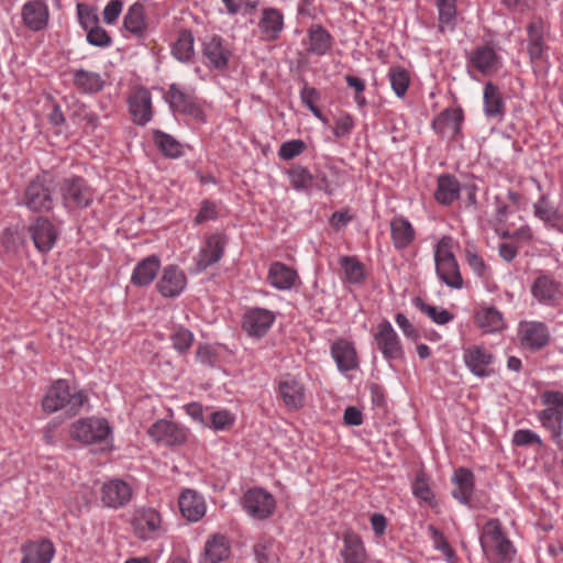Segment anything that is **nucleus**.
Returning a JSON list of instances; mask_svg holds the SVG:
<instances>
[{
	"instance_id": "44",
	"label": "nucleus",
	"mask_w": 563,
	"mask_h": 563,
	"mask_svg": "<svg viewBox=\"0 0 563 563\" xmlns=\"http://www.w3.org/2000/svg\"><path fill=\"white\" fill-rule=\"evenodd\" d=\"M256 563H279L276 541L271 537H262L253 547Z\"/></svg>"
},
{
	"instance_id": "29",
	"label": "nucleus",
	"mask_w": 563,
	"mask_h": 563,
	"mask_svg": "<svg viewBox=\"0 0 563 563\" xmlns=\"http://www.w3.org/2000/svg\"><path fill=\"white\" fill-rule=\"evenodd\" d=\"M230 555V543L225 536L213 534L205 544L201 563H220Z\"/></svg>"
},
{
	"instance_id": "9",
	"label": "nucleus",
	"mask_w": 563,
	"mask_h": 563,
	"mask_svg": "<svg viewBox=\"0 0 563 563\" xmlns=\"http://www.w3.org/2000/svg\"><path fill=\"white\" fill-rule=\"evenodd\" d=\"M173 112L185 114L197 120H203V111L197 102V98L172 84L164 96Z\"/></svg>"
},
{
	"instance_id": "25",
	"label": "nucleus",
	"mask_w": 563,
	"mask_h": 563,
	"mask_svg": "<svg viewBox=\"0 0 563 563\" xmlns=\"http://www.w3.org/2000/svg\"><path fill=\"white\" fill-rule=\"evenodd\" d=\"M161 268V260L153 254L141 260L133 269L131 283L134 286L144 287L152 284Z\"/></svg>"
},
{
	"instance_id": "3",
	"label": "nucleus",
	"mask_w": 563,
	"mask_h": 563,
	"mask_svg": "<svg viewBox=\"0 0 563 563\" xmlns=\"http://www.w3.org/2000/svg\"><path fill=\"white\" fill-rule=\"evenodd\" d=\"M63 203L67 209L87 208L93 200V190L80 176L64 178L59 186Z\"/></svg>"
},
{
	"instance_id": "54",
	"label": "nucleus",
	"mask_w": 563,
	"mask_h": 563,
	"mask_svg": "<svg viewBox=\"0 0 563 563\" xmlns=\"http://www.w3.org/2000/svg\"><path fill=\"white\" fill-rule=\"evenodd\" d=\"M412 493L417 498L426 503H431L433 500V492L430 488L427 476L423 472H419L417 474L416 479L412 484Z\"/></svg>"
},
{
	"instance_id": "63",
	"label": "nucleus",
	"mask_w": 563,
	"mask_h": 563,
	"mask_svg": "<svg viewBox=\"0 0 563 563\" xmlns=\"http://www.w3.org/2000/svg\"><path fill=\"white\" fill-rule=\"evenodd\" d=\"M395 320L398 327L401 329L405 336L413 341H416L419 338L417 329L411 324V322L404 313H396Z\"/></svg>"
},
{
	"instance_id": "57",
	"label": "nucleus",
	"mask_w": 563,
	"mask_h": 563,
	"mask_svg": "<svg viewBox=\"0 0 563 563\" xmlns=\"http://www.w3.org/2000/svg\"><path fill=\"white\" fill-rule=\"evenodd\" d=\"M78 18L80 25L84 30L88 31L91 26H96L99 23V18L97 13L87 4L78 3L77 4Z\"/></svg>"
},
{
	"instance_id": "64",
	"label": "nucleus",
	"mask_w": 563,
	"mask_h": 563,
	"mask_svg": "<svg viewBox=\"0 0 563 563\" xmlns=\"http://www.w3.org/2000/svg\"><path fill=\"white\" fill-rule=\"evenodd\" d=\"M541 401L548 408H558L563 412V393L555 390H545L541 395Z\"/></svg>"
},
{
	"instance_id": "34",
	"label": "nucleus",
	"mask_w": 563,
	"mask_h": 563,
	"mask_svg": "<svg viewBox=\"0 0 563 563\" xmlns=\"http://www.w3.org/2000/svg\"><path fill=\"white\" fill-rule=\"evenodd\" d=\"M463 121V112L461 109H445L432 122L434 131L439 134L450 132L456 135L461 131V123Z\"/></svg>"
},
{
	"instance_id": "24",
	"label": "nucleus",
	"mask_w": 563,
	"mask_h": 563,
	"mask_svg": "<svg viewBox=\"0 0 563 563\" xmlns=\"http://www.w3.org/2000/svg\"><path fill=\"white\" fill-rule=\"evenodd\" d=\"M331 355L336 363L338 369L342 373L357 367L356 351L353 344L344 339H339L332 343Z\"/></svg>"
},
{
	"instance_id": "26",
	"label": "nucleus",
	"mask_w": 563,
	"mask_h": 563,
	"mask_svg": "<svg viewBox=\"0 0 563 563\" xmlns=\"http://www.w3.org/2000/svg\"><path fill=\"white\" fill-rule=\"evenodd\" d=\"M181 515L189 521H198L206 514V505L200 495L195 490L186 489L178 500Z\"/></svg>"
},
{
	"instance_id": "1",
	"label": "nucleus",
	"mask_w": 563,
	"mask_h": 563,
	"mask_svg": "<svg viewBox=\"0 0 563 563\" xmlns=\"http://www.w3.org/2000/svg\"><path fill=\"white\" fill-rule=\"evenodd\" d=\"M87 401V396L82 391L71 394L69 385L65 379L55 380L48 388L42 400L43 410L53 413L67 407L70 415H76Z\"/></svg>"
},
{
	"instance_id": "6",
	"label": "nucleus",
	"mask_w": 563,
	"mask_h": 563,
	"mask_svg": "<svg viewBox=\"0 0 563 563\" xmlns=\"http://www.w3.org/2000/svg\"><path fill=\"white\" fill-rule=\"evenodd\" d=\"M434 262L437 275L445 285L454 289L462 288L463 278L457 261L450 250H444V239L437 246Z\"/></svg>"
},
{
	"instance_id": "48",
	"label": "nucleus",
	"mask_w": 563,
	"mask_h": 563,
	"mask_svg": "<svg viewBox=\"0 0 563 563\" xmlns=\"http://www.w3.org/2000/svg\"><path fill=\"white\" fill-rule=\"evenodd\" d=\"M415 307L427 314L437 324H446L453 320L454 316L446 309L438 308L424 302L420 297L413 299Z\"/></svg>"
},
{
	"instance_id": "37",
	"label": "nucleus",
	"mask_w": 563,
	"mask_h": 563,
	"mask_svg": "<svg viewBox=\"0 0 563 563\" xmlns=\"http://www.w3.org/2000/svg\"><path fill=\"white\" fill-rule=\"evenodd\" d=\"M391 239L396 249L407 247L415 239L411 223L404 217L394 218L390 222Z\"/></svg>"
},
{
	"instance_id": "43",
	"label": "nucleus",
	"mask_w": 563,
	"mask_h": 563,
	"mask_svg": "<svg viewBox=\"0 0 563 563\" xmlns=\"http://www.w3.org/2000/svg\"><path fill=\"white\" fill-rule=\"evenodd\" d=\"M538 417L542 426L551 432L552 439L561 446L563 412L558 408H545Z\"/></svg>"
},
{
	"instance_id": "40",
	"label": "nucleus",
	"mask_w": 563,
	"mask_h": 563,
	"mask_svg": "<svg viewBox=\"0 0 563 563\" xmlns=\"http://www.w3.org/2000/svg\"><path fill=\"white\" fill-rule=\"evenodd\" d=\"M195 37L190 30L183 29L178 33L176 42L172 46L173 56L180 63H188L195 55Z\"/></svg>"
},
{
	"instance_id": "31",
	"label": "nucleus",
	"mask_w": 563,
	"mask_h": 563,
	"mask_svg": "<svg viewBox=\"0 0 563 563\" xmlns=\"http://www.w3.org/2000/svg\"><path fill=\"white\" fill-rule=\"evenodd\" d=\"M297 277L295 269L282 262H274L269 266L267 279L274 288L286 290L294 286Z\"/></svg>"
},
{
	"instance_id": "8",
	"label": "nucleus",
	"mask_w": 563,
	"mask_h": 563,
	"mask_svg": "<svg viewBox=\"0 0 563 563\" xmlns=\"http://www.w3.org/2000/svg\"><path fill=\"white\" fill-rule=\"evenodd\" d=\"M374 341L385 360L390 362L404 358L405 353L400 339L388 320H383L377 325Z\"/></svg>"
},
{
	"instance_id": "17",
	"label": "nucleus",
	"mask_w": 563,
	"mask_h": 563,
	"mask_svg": "<svg viewBox=\"0 0 563 563\" xmlns=\"http://www.w3.org/2000/svg\"><path fill=\"white\" fill-rule=\"evenodd\" d=\"M29 232L35 247L42 253L51 251L57 239L55 227L44 217H38L36 221L30 225Z\"/></svg>"
},
{
	"instance_id": "14",
	"label": "nucleus",
	"mask_w": 563,
	"mask_h": 563,
	"mask_svg": "<svg viewBox=\"0 0 563 563\" xmlns=\"http://www.w3.org/2000/svg\"><path fill=\"white\" fill-rule=\"evenodd\" d=\"M279 395L285 406L298 410L305 405V387L298 378L290 374L284 375L278 384Z\"/></svg>"
},
{
	"instance_id": "50",
	"label": "nucleus",
	"mask_w": 563,
	"mask_h": 563,
	"mask_svg": "<svg viewBox=\"0 0 563 563\" xmlns=\"http://www.w3.org/2000/svg\"><path fill=\"white\" fill-rule=\"evenodd\" d=\"M388 78L396 96L404 97L410 82L408 71L404 67L394 66L389 68Z\"/></svg>"
},
{
	"instance_id": "2",
	"label": "nucleus",
	"mask_w": 563,
	"mask_h": 563,
	"mask_svg": "<svg viewBox=\"0 0 563 563\" xmlns=\"http://www.w3.org/2000/svg\"><path fill=\"white\" fill-rule=\"evenodd\" d=\"M479 541L484 553L493 555L496 562L511 561L515 549L510 540L504 534L498 519L487 521Z\"/></svg>"
},
{
	"instance_id": "22",
	"label": "nucleus",
	"mask_w": 563,
	"mask_h": 563,
	"mask_svg": "<svg viewBox=\"0 0 563 563\" xmlns=\"http://www.w3.org/2000/svg\"><path fill=\"white\" fill-rule=\"evenodd\" d=\"M130 113L133 122L137 125H145L153 117L151 92L141 88L129 99Z\"/></svg>"
},
{
	"instance_id": "41",
	"label": "nucleus",
	"mask_w": 563,
	"mask_h": 563,
	"mask_svg": "<svg viewBox=\"0 0 563 563\" xmlns=\"http://www.w3.org/2000/svg\"><path fill=\"white\" fill-rule=\"evenodd\" d=\"M74 85L85 93H96L103 89L104 80L100 74L88 71L85 69H77L74 71Z\"/></svg>"
},
{
	"instance_id": "5",
	"label": "nucleus",
	"mask_w": 563,
	"mask_h": 563,
	"mask_svg": "<svg viewBox=\"0 0 563 563\" xmlns=\"http://www.w3.org/2000/svg\"><path fill=\"white\" fill-rule=\"evenodd\" d=\"M244 511L255 520H266L275 511V497L262 487L247 489L242 499Z\"/></svg>"
},
{
	"instance_id": "36",
	"label": "nucleus",
	"mask_w": 563,
	"mask_h": 563,
	"mask_svg": "<svg viewBox=\"0 0 563 563\" xmlns=\"http://www.w3.org/2000/svg\"><path fill=\"white\" fill-rule=\"evenodd\" d=\"M484 112L488 118L503 117L505 103L499 88L492 81L484 87Z\"/></svg>"
},
{
	"instance_id": "49",
	"label": "nucleus",
	"mask_w": 563,
	"mask_h": 563,
	"mask_svg": "<svg viewBox=\"0 0 563 563\" xmlns=\"http://www.w3.org/2000/svg\"><path fill=\"white\" fill-rule=\"evenodd\" d=\"M287 175L289 177L291 187L298 191L307 190L312 185V174L301 165H292L287 170Z\"/></svg>"
},
{
	"instance_id": "20",
	"label": "nucleus",
	"mask_w": 563,
	"mask_h": 563,
	"mask_svg": "<svg viewBox=\"0 0 563 563\" xmlns=\"http://www.w3.org/2000/svg\"><path fill=\"white\" fill-rule=\"evenodd\" d=\"M161 515L153 508L136 511L132 525L136 536L142 540L151 539L161 527Z\"/></svg>"
},
{
	"instance_id": "15",
	"label": "nucleus",
	"mask_w": 563,
	"mask_h": 563,
	"mask_svg": "<svg viewBox=\"0 0 563 563\" xmlns=\"http://www.w3.org/2000/svg\"><path fill=\"white\" fill-rule=\"evenodd\" d=\"M132 497V488L122 479H111L101 487V501L110 508L125 506Z\"/></svg>"
},
{
	"instance_id": "51",
	"label": "nucleus",
	"mask_w": 563,
	"mask_h": 563,
	"mask_svg": "<svg viewBox=\"0 0 563 563\" xmlns=\"http://www.w3.org/2000/svg\"><path fill=\"white\" fill-rule=\"evenodd\" d=\"M341 266L344 269L346 279L352 284H361L365 279L363 264L353 256H343L340 260Z\"/></svg>"
},
{
	"instance_id": "59",
	"label": "nucleus",
	"mask_w": 563,
	"mask_h": 563,
	"mask_svg": "<svg viewBox=\"0 0 563 563\" xmlns=\"http://www.w3.org/2000/svg\"><path fill=\"white\" fill-rule=\"evenodd\" d=\"M354 126L353 117L349 113H344L335 120L333 128V135L336 139L347 136Z\"/></svg>"
},
{
	"instance_id": "13",
	"label": "nucleus",
	"mask_w": 563,
	"mask_h": 563,
	"mask_svg": "<svg viewBox=\"0 0 563 563\" xmlns=\"http://www.w3.org/2000/svg\"><path fill=\"white\" fill-rule=\"evenodd\" d=\"M24 25L33 31L40 32L48 24L49 11L45 0L27 1L21 11Z\"/></svg>"
},
{
	"instance_id": "45",
	"label": "nucleus",
	"mask_w": 563,
	"mask_h": 563,
	"mask_svg": "<svg viewBox=\"0 0 563 563\" xmlns=\"http://www.w3.org/2000/svg\"><path fill=\"white\" fill-rule=\"evenodd\" d=\"M559 291V284L549 276H540L532 285L531 292L540 302L551 303Z\"/></svg>"
},
{
	"instance_id": "61",
	"label": "nucleus",
	"mask_w": 563,
	"mask_h": 563,
	"mask_svg": "<svg viewBox=\"0 0 563 563\" xmlns=\"http://www.w3.org/2000/svg\"><path fill=\"white\" fill-rule=\"evenodd\" d=\"M234 422L233 417L227 410L213 411L211 413V426L214 430H225Z\"/></svg>"
},
{
	"instance_id": "10",
	"label": "nucleus",
	"mask_w": 563,
	"mask_h": 563,
	"mask_svg": "<svg viewBox=\"0 0 563 563\" xmlns=\"http://www.w3.org/2000/svg\"><path fill=\"white\" fill-rule=\"evenodd\" d=\"M147 433L155 442L165 446L181 445L188 439L187 429L165 419L153 423Z\"/></svg>"
},
{
	"instance_id": "58",
	"label": "nucleus",
	"mask_w": 563,
	"mask_h": 563,
	"mask_svg": "<svg viewBox=\"0 0 563 563\" xmlns=\"http://www.w3.org/2000/svg\"><path fill=\"white\" fill-rule=\"evenodd\" d=\"M512 442L518 446H527L532 444H537L539 446L542 445V440L540 437L529 429L517 430L514 434Z\"/></svg>"
},
{
	"instance_id": "60",
	"label": "nucleus",
	"mask_w": 563,
	"mask_h": 563,
	"mask_svg": "<svg viewBox=\"0 0 563 563\" xmlns=\"http://www.w3.org/2000/svg\"><path fill=\"white\" fill-rule=\"evenodd\" d=\"M218 217L217 206L210 200H203L199 212L195 217V223L201 224L208 220H214Z\"/></svg>"
},
{
	"instance_id": "19",
	"label": "nucleus",
	"mask_w": 563,
	"mask_h": 563,
	"mask_svg": "<svg viewBox=\"0 0 563 563\" xmlns=\"http://www.w3.org/2000/svg\"><path fill=\"white\" fill-rule=\"evenodd\" d=\"M186 282L185 274L177 266L168 265L164 268L156 288L162 296L173 298L184 290Z\"/></svg>"
},
{
	"instance_id": "35",
	"label": "nucleus",
	"mask_w": 563,
	"mask_h": 563,
	"mask_svg": "<svg viewBox=\"0 0 563 563\" xmlns=\"http://www.w3.org/2000/svg\"><path fill=\"white\" fill-rule=\"evenodd\" d=\"M533 209L537 218L550 227L563 231V216L559 212L558 208L550 203L548 196L542 195L534 203Z\"/></svg>"
},
{
	"instance_id": "42",
	"label": "nucleus",
	"mask_w": 563,
	"mask_h": 563,
	"mask_svg": "<svg viewBox=\"0 0 563 563\" xmlns=\"http://www.w3.org/2000/svg\"><path fill=\"white\" fill-rule=\"evenodd\" d=\"M123 26L126 31L139 37L144 35L146 22L143 4L135 2L129 8L123 19Z\"/></svg>"
},
{
	"instance_id": "47",
	"label": "nucleus",
	"mask_w": 563,
	"mask_h": 563,
	"mask_svg": "<svg viewBox=\"0 0 563 563\" xmlns=\"http://www.w3.org/2000/svg\"><path fill=\"white\" fill-rule=\"evenodd\" d=\"M476 322L486 332H496L504 327L503 314L495 307L479 310L476 313Z\"/></svg>"
},
{
	"instance_id": "39",
	"label": "nucleus",
	"mask_w": 563,
	"mask_h": 563,
	"mask_svg": "<svg viewBox=\"0 0 563 563\" xmlns=\"http://www.w3.org/2000/svg\"><path fill=\"white\" fill-rule=\"evenodd\" d=\"M309 51L318 56L327 54L332 46L331 34L320 24H312L308 30Z\"/></svg>"
},
{
	"instance_id": "52",
	"label": "nucleus",
	"mask_w": 563,
	"mask_h": 563,
	"mask_svg": "<svg viewBox=\"0 0 563 563\" xmlns=\"http://www.w3.org/2000/svg\"><path fill=\"white\" fill-rule=\"evenodd\" d=\"M170 341L173 342V347L179 354H185L194 343V334L187 328L179 325L170 334Z\"/></svg>"
},
{
	"instance_id": "12",
	"label": "nucleus",
	"mask_w": 563,
	"mask_h": 563,
	"mask_svg": "<svg viewBox=\"0 0 563 563\" xmlns=\"http://www.w3.org/2000/svg\"><path fill=\"white\" fill-rule=\"evenodd\" d=\"M274 313L264 308H253L247 310L243 316L242 328L254 338L264 336L274 323Z\"/></svg>"
},
{
	"instance_id": "32",
	"label": "nucleus",
	"mask_w": 563,
	"mask_h": 563,
	"mask_svg": "<svg viewBox=\"0 0 563 563\" xmlns=\"http://www.w3.org/2000/svg\"><path fill=\"white\" fill-rule=\"evenodd\" d=\"M528 54L532 63L542 58L547 45L544 43V27L541 20L532 21L527 26Z\"/></svg>"
},
{
	"instance_id": "55",
	"label": "nucleus",
	"mask_w": 563,
	"mask_h": 563,
	"mask_svg": "<svg viewBox=\"0 0 563 563\" xmlns=\"http://www.w3.org/2000/svg\"><path fill=\"white\" fill-rule=\"evenodd\" d=\"M307 145L302 140H291L282 143L278 150V156L282 159L289 161L297 156H299L305 150Z\"/></svg>"
},
{
	"instance_id": "62",
	"label": "nucleus",
	"mask_w": 563,
	"mask_h": 563,
	"mask_svg": "<svg viewBox=\"0 0 563 563\" xmlns=\"http://www.w3.org/2000/svg\"><path fill=\"white\" fill-rule=\"evenodd\" d=\"M122 8V0H110L103 10V21L107 24H113L120 16Z\"/></svg>"
},
{
	"instance_id": "33",
	"label": "nucleus",
	"mask_w": 563,
	"mask_h": 563,
	"mask_svg": "<svg viewBox=\"0 0 563 563\" xmlns=\"http://www.w3.org/2000/svg\"><path fill=\"white\" fill-rule=\"evenodd\" d=\"M460 191L461 186L456 177L451 174H444L438 178V187L434 191V198L439 203L449 206L459 199Z\"/></svg>"
},
{
	"instance_id": "18",
	"label": "nucleus",
	"mask_w": 563,
	"mask_h": 563,
	"mask_svg": "<svg viewBox=\"0 0 563 563\" xmlns=\"http://www.w3.org/2000/svg\"><path fill=\"white\" fill-rule=\"evenodd\" d=\"M225 244V235L221 233L211 234L207 239L206 245L199 251L197 269L201 272L218 263L223 255Z\"/></svg>"
},
{
	"instance_id": "16",
	"label": "nucleus",
	"mask_w": 563,
	"mask_h": 563,
	"mask_svg": "<svg viewBox=\"0 0 563 563\" xmlns=\"http://www.w3.org/2000/svg\"><path fill=\"white\" fill-rule=\"evenodd\" d=\"M21 563H51L55 547L48 539H40L36 541H26L21 545Z\"/></svg>"
},
{
	"instance_id": "7",
	"label": "nucleus",
	"mask_w": 563,
	"mask_h": 563,
	"mask_svg": "<svg viewBox=\"0 0 563 563\" xmlns=\"http://www.w3.org/2000/svg\"><path fill=\"white\" fill-rule=\"evenodd\" d=\"M23 203L33 212H48L54 207L53 189L44 178L36 177L26 186Z\"/></svg>"
},
{
	"instance_id": "56",
	"label": "nucleus",
	"mask_w": 563,
	"mask_h": 563,
	"mask_svg": "<svg viewBox=\"0 0 563 563\" xmlns=\"http://www.w3.org/2000/svg\"><path fill=\"white\" fill-rule=\"evenodd\" d=\"M87 42L97 47H108L112 44L109 33L99 24L87 31Z\"/></svg>"
},
{
	"instance_id": "53",
	"label": "nucleus",
	"mask_w": 563,
	"mask_h": 563,
	"mask_svg": "<svg viewBox=\"0 0 563 563\" xmlns=\"http://www.w3.org/2000/svg\"><path fill=\"white\" fill-rule=\"evenodd\" d=\"M439 10V30L444 31L443 25L453 24L456 18V0H437Z\"/></svg>"
},
{
	"instance_id": "27",
	"label": "nucleus",
	"mask_w": 563,
	"mask_h": 563,
	"mask_svg": "<svg viewBox=\"0 0 563 563\" xmlns=\"http://www.w3.org/2000/svg\"><path fill=\"white\" fill-rule=\"evenodd\" d=\"M452 483L454 485L452 496L461 504L467 505L474 490V474L472 471L459 467L453 474Z\"/></svg>"
},
{
	"instance_id": "21",
	"label": "nucleus",
	"mask_w": 563,
	"mask_h": 563,
	"mask_svg": "<svg viewBox=\"0 0 563 563\" xmlns=\"http://www.w3.org/2000/svg\"><path fill=\"white\" fill-rule=\"evenodd\" d=\"M463 358L467 368L478 377H487L490 371L486 367L493 363V354L486 349L473 345L464 350Z\"/></svg>"
},
{
	"instance_id": "28",
	"label": "nucleus",
	"mask_w": 563,
	"mask_h": 563,
	"mask_svg": "<svg viewBox=\"0 0 563 563\" xmlns=\"http://www.w3.org/2000/svg\"><path fill=\"white\" fill-rule=\"evenodd\" d=\"M549 341V330L542 322H529L521 329L522 344L533 351L541 350Z\"/></svg>"
},
{
	"instance_id": "4",
	"label": "nucleus",
	"mask_w": 563,
	"mask_h": 563,
	"mask_svg": "<svg viewBox=\"0 0 563 563\" xmlns=\"http://www.w3.org/2000/svg\"><path fill=\"white\" fill-rule=\"evenodd\" d=\"M110 434L111 428L106 419H80L70 428V437L84 444L107 442Z\"/></svg>"
},
{
	"instance_id": "11",
	"label": "nucleus",
	"mask_w": 563,
	"mask_h": 563,
	"mask_svg": "<svg viewBox=\"0 0 563 563\" xmlns=\"http://www.w3.org/2000/svg\"><path fill=\"white\" fill-rule=\"evenodd\" d=\"M232 56L231 51L219 35H211L202 42V57L210 69L224 70Z\"/></svg>"
},
{
	"instance_id": "23",
	"label": "nucleus",
	"mask_w": 563,
	"mask_h": 563,
	"mask_svg": "<svg viewBox=\"0 0 563 563\" xmlns=\"http://www.w3.org/2000/svg\"><path fill=\"white\" fill-rule=\"evenodd\" d=\"M284 29V15L276 8H265L258 21V30L265 41H276Z\"/></svg>"
},
{
	"instance_id": "46",
	"label": "nucleus",
	"mask_w": 563,
	"mask_h": 563,
	"mask_svg": "<svg viewBox=\"0 0 563 563\" xmlns=\"http://www.w3.org/2000/svg\"><path fill=\"white\" fill-rule=\"evenodd\" d=\"M153 139L156 146L166 157L177 158L183 155L181 144L172 135L161 130H154Z\"/></svg>"
},
{
	"instance_id": "38",
	"label": "nucleus",
	"mask_w": 563,
	"mask_h": 563,
	"mask_svg": "<svg viewBox=\"0 0 563 563\" xmlns=\"http://www.w3.org/2000/svg\"><path fill=\"white\" fill-rule=\"evenodd\" d=\"M497 62L495 49L488 45L476 47L470 57V63L484 75L495 70Z\"/></svg>"
},
{
	"instance_id": "30",
	"label": "nucleus",
	"mask_w": 563,
	"mask_h": 563,
	"mask_svg": "<svg viewBox=\"0 0 563 563\" xmlns=\"http://www.w3.org/2000/svg\"><path fill=\"white\" fill-rule=\"evenodd\" d=\"M341 556L344 563H365L366 551L360 536L351 531L343 536Z\"/></svg>"
}]
</instances>
